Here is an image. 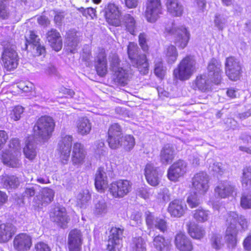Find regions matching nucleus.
<instances>
[{"mask_svg": "<svg viewBox=\"0 0 251 251\" xmlns=\"http://www.w3.org/2000/svg\"><path fill=\"white\" fill-rule=\"evenodd\" d=\"M52 118L45 116L40 117L33 127L34 136L40 142H44L50 137L54 127Z\"/></svg>", "mask_w": 251, "mask_h": 251, "instance_id": "nucleus-1", "label": "nucleus"}, {"mask_svg": "<svg viewBox=\"0 0 251 251\" xmlns=\"http://www.w3.org/2000/svg\"><path fill=\"white\" fill-rule=\"evenodd\" d=\"M2 52L1 60L5 69L11 71L17 67L19 58L16 50V47L10 42L4 41L1 42Z\"/></svg>", "mask_w": 251, "mask_h": 251, "instance_id": "nucleus-2", "label": "nucleus"}, {"mask_svg": "<svg viewBox=\"0 0 251 251\" xmlns=\"http://www.w3.org/2000/svg\"><path fill=\"white\" fill-rule=\"evenodd\" d=\"M139 49L137 44L129 43L127 47V53L132 65L136 67L140 73L146 75L148 73L149 64L145 54H139Z\"/></svg>", "mask_w": 251, "mask_h": 251, "instance_id": "nucleus-3", "label": "nucleus"}, {"mask_svg": "<svg viewBox=\"0 0 251 251\" xmlns=\"http://www.w3.org/2000/svg\"><path fill=\"white\" fill-rule=\"evenodd\" d=\"M196 60L191 55H187L179 63L174 71V77L180 80L189 79L196 71Z\"/></svg>", "mask_w": 251, "mask_h": 251, "instance_id": "nucleus-4", "label": "nucleus"}, {"mask_svg": "<svg viewBox=\"0 0 251 251\" xmlns=\"http://www.w3.org/2000/svg\"><path fill=\"white\" fill-rule=\"evenodd\" d=\"M226 75L231 80H238L242 73V65L239 60L233 56L226 58L225 62Z\"/></svg>", "mask_w": 251, "mask_h": 251, "instance_id": "nucleus-5", "label": "nucleus"}, {"mask_svg": "<svg viewBox=\"0 0 251 251\" xmlns=\"http://www.w3.org/2000/svg\"><path fill=\"white\" fill-rule=\"evenodd\" d=\"M166 31L174 36L176 46L181 49L186 47L190 39V33L185 27L173 26L172 28H166Z\"/></svg>", "mask_w": 251, "mask_h": 251, "instance_id": "nucleus-6", "label": "nucleus"}, {"mask_svg": "<svg viewBox=\"0 0 251 251\" xmlns=\"http://www.w3.org/2000/svg\"><path fill=\"white\" fill-rule=\"evenodd\" d=\"M132 183L126 179H120L111 183L109 191L115 198H122L131 190Z\"/></svg>", "mask_w": 251, "mask_h": 251, "instance_id": "nucleus-7", "label": "nucleus"}, {"mask_svg": "<svg viewBox=\"0 0 251 251\" xmlns=\"http://www.w3.org/2000/svg\"><path fill=\"white\" fill-rule=\"evenodd\" d=\"M103 12L106 21L108 24L115 26L121 25L120 18L122 12L118 5L114 3H109L105 5Z\"/></svg>", "mask_w": 251, "mask_h": 251, "instance_id": "nucleus-8", "label": "nucleus"}, {"mask_svg": "<svg viewBox=\"0 0 251 251\" xmlns=\"http://www.w3.org/2000/svg\"><path fill=\"white\" fill-rule=\"evenodd\" d=\"M162 13V7L160 0H147L145 12L147 21L154 23Z\"/></svg>", "mask_w": 251, "mask_h": 251, "instance_id": "nucleus-9", "label": "nucleus"}, {"mask_svg": "<svg viewBox=\"0 0 251 251\" xmlns=\"http://www.w3.org/2000/svg\"><path fill=\"white\" fill-rule=\"evenodd\" d=\"M123 229L120 228L112 227L108 237L107 250L108 251H120L122 248Z\"/></svg>", "mask_w": 251, "mask_h": 251, "instance_id": "nucleus-10", "label": "nucleus"}, {"mask_svg": "<svg viewBox=\"0 0 251 251\" xmlns=\"http://www.w3.org/2000/svg\"><path fill=\"white\" fill-rule=\"evenodd\" d=\"M73 137L71 135L62 136L61 140L58 143V151L61 162L67 163L69 160L72 146Z\"/></svg>", "mask_w": 251, "mask_h": 251, "instance_id": "nucleus-11", "label": "nucleus"}, {"mask_svg": "<svg viewBox=\"0 0 251 251\" xmlns=\"http://www.w3.org/2000/svg\"><path fill=\"white\" fill-rule=\"evenodd\" d=\"M123 133L121 126L117 123L111 125L108 131L107 142L112 149L119 148V140L123 137Z\"/></svg>", "mask_w": 251, "mask_h": 251, "instance_id": "nucleus-12", "label": "nucleus"}, {"mask_svg": "<svg viewBox=\"0 0 251 251\" xmlns=\"http://www.w3.org/2000/svg\"><path fill=\"white\" fill-rule=\"evenodd\" d=\"M209 176L206 173H198L192 178L193 187L199 193L204 194L209 188Z\"/></svg>", "mask_w": 251, "mask_h": 251, "instance_id": "nucleus-13", "label": "nucleus"}, {"mask_svg": "<svg viewBox=\"0 0 251 251\" xmlns=\"http://www.w3.org/2000/svg\"><path fill=\"white\" fill-rule=\"evenodd\" d=\"M187 164L183 160H179L175 162L168 169L167 176L169 180L176 181L183 176L186 172Z\"/></svg>", "mask_w": 251, "mask_h": 251, "instance_id": "nucleus-14", "label": "nucleus"}, {"mask_svg": "<svg viewBox=\"0 0 251 251\" xmlns=\"http://www.w3.org/2000/svg\"><path fill=\"white\" fill-rule=\"evenodd\" d=\"M50 217L53 222L61 228H65L70 221L66 210L64 207H56L51 212Z\"/></svg>", "mask_w": 251, "mask_h": 251, "instance_id": "nucleus-15", "label": "nucleus"}, {"mask_svg": "<svg viewBox=\"0 0 251 251\" xmlns=\"http://www.w3.org/2000/svg\"><path fill=\"white\" fill-rule=\"evenodd\" d=\"M221 62L215 58H212L208 63L207 67L208 77L216 84H219L221 81L222 72Z\"/></svg>", "mask_w": 251, "mask_h": 251, "instance_id": "nucleus-16", "label": "nucleus"}, {"mask_svg": "<svg viewBox=\"0 0 251 251\" xmlns=\"http://www.w3.org/2000/svg\"><path fill=\"white\" fill-rule=\"evenodd\" d=\"M32 238L27 234L20 233L13 240V246L17 251H28L32 245Z\"/></svg>", "mask_w": 251, "mask_h": 251, "instance_id": "nucleus-17", "label": "nucleus"}, {"mask_svg": "<svg viewBox=\"0 0 251 251\" xmlns=\"http://www.w3.org/2000/svg\"><path fill=\"white\" fill-rule=\"evenodd\" d=\"M26 42L32 46V53L35 56H45L46 51L45 46L40 43V39L33 31H29V35L26 37Z\"/></svg>", "mask_w": 251, "mask_h": 251, "instance_id": "nucleus-18", "label": "nucleus"}, {"mask_svg": "<svg viewBox=\"0 0 251 251\" xmlns=\"http://www.w3.org/2000/svg\"><path fill=\"white\" fill-rule=\"evenodd\" d=\"M145 217L146 224L149 228H155L163 232L167 230V222L164 219L155 217L149 211L146 212Z\"/></svg>", "mask_w": 251, "mask_h": 251, "instance_id": "nucleus-19", "label": "nucleus"}, {"mask_svg": "<svg viewBox=\"0 0 251 251\" xmlns=\"http://www.w3.org/2000/svg\"><path fill=\"white\" fill-rule=\"evenodd\" d=\"M69 251H81L82 244V233L77 229L72 230L68 235Z\"/></svg>", "mask_w": 251, "mask_h": 251, "instance_id": "nucleus-20", "label": "nucleus"}, {"mask_svg": "<svg viewBox=\"0 0 251 251\" xmlns=\"http://www.w3.org/2000/svg\"><path fill=\"white\" fill-rule=\"evenodd\" d=\"M21 152H12V151H2L1 154V160L3 163L8 166L12 168H19L22 163L19 159Z\"/></svg>", "mask_w": 251, "mask_h": 251, "instance_id": "nucleus-21", "label": "nucleus"}, {"mask_svg": "<svg viewBox=\"0 0 251 251\" xmlns=\"http://www.w3.org/2000/svg\"><path fill=\"white\" fill-rule=\"evenodd\" d=\"M108 172L103 167H100L95 175V185L96 188L102 192L108 187Z\"/></svg>", "mask_w": 251, "mask_h": 251, "instance_id": "nucleus-22", "label": "nucleus"}, {"mask_svg": "<svg viewBox=\"0 0 251 251\" xmlns=\"http://www.w3.org/2000/svg\"><path fill=\"white\" fill-rule=\"evenodd\" d=\"M186 209L187 206L184 202L177 199L172 201L168 207V211L171 216L177 218L182 216Z\"/></svg>", "mask_w": 251, "mask_h": 251, "instance_id": "nucleus-23", "label": "nucleus"}, {"mask_svg": "<svg viewBox=\"0 0 251 251\" xmlns=\"http://www.w3.org/2000/svg\"><path fill=\"white\" fill-rule=\"evenodd\" d=\"M235 186L230 181H221L215 188V193L222 198H226L235 192Z\"/></svg>", "mask_w": 251, "mask_h": 251, "instance_id": "nucleus-24", "label": "nucleus"}, {"mask_svg": "<svg viewBox=\"0 0 251 251\" xmlns=\"http://www.w3.org/2000/svg\"><path fill=\"white\" fill-rule=\"evenodd\" d=\"M95 68L97 74L100 76H104L107 74V59L104 51H100L95 57Z\"/></svg>", "mask_w": 251, "mask_h": 251, "instance_id": "nucleus-25", "label": "nucleus"}, {"mask_svg": "<svg viewBox=\"0 0 251 251\" xmlns=\"http://www.w3.org/2000/svg\"><path fill=\"white\" fill-rule=\"evenodd\" d=\"M54 194V191L50 188L48 187L43 188L41 192V199H34V202L35 203V206L39 208L49 204L53 201Z\"/></svg>", "mask_w": 251, "mask_h": 251, "instance_id": "nucleus-26", "label": "nucleus"}, {"mask_svg": "<svg viewBox=\"0 0 251 251\" xmlns=\"http://www.w3.org/2000/svg\"><path fill=\"white\" fill-rule=\"evenodd\" d=\"M145 175L148 182L153 186L158 185L160 182V176L157 169L151 164H148L145 169Z\"/></svg>", "mask_w": 251, "mask_h": 251, "instance_id": "nucleus-27", "label": "nucleus"}, {"mask_svg": "<svg viewBox=\"0 0 251 251\" xmlns=\"http://www.w3.org/2000/svg\"><path fill=\"white\" fill-rule=\"evenodd\" d=\"M176 152L174 147L170 144L165 145L160 152V160L164 165L171 163L174 159Z\"/></svg>", "mask_w": 251, "mask_h": 251, "instance_id": "nucleus-28", "label": "nucleus"}, {"mask_svg": "<svg viewBox=\"0 0 251 251\" xmlns=\"http://www.w3.org/2000/svg\"><path fill=\"white\" fill-rule=\"evenodd\" d=\"M86 155V151L84 146L80 143L76 142L74 144L72 151V161L75 165L82 164Z\"/></svg>", "mask_w": 251, "mask_h": 251, "instance_id": "nucleus-29", "label": "nucleus"}, {"mask_svg": "<svg viewBox=\"0 0 251 251\" xmlns=\"http://www.w3.org/2000/svg\"><path fill=\"white\" fill-rule=\"evenodd\" d=\"M47 39L51 47L55 51L60 50L62 48V40L60 33L51 29L47 33Z\"/></svg>", "mask_w": 251, "mask_h": 251, "instance_id": "nucleus-30", "label": "nucleus"}, {"mask_svg": "<svg viewBox=\"0 0 251 251\" xmlns=\"http://www.w3.org/2000/svg\"><path fill=\"white\" fill-rule=\"evenodd\" d=\"M16 231V227L11 223H0V243L9 241Z\"/></svg>", "mask_w": 251, "mask_h": 251, "instance_id": "nucleus-31", "label": "nucleus"}, {"mask_svg": "<svg viewBox=\"0 0 251 251\" xmlns=\"http://www.w3.org/2000/svg\"><path fill=\"white\" fill-rule=\"evenodd\" d=\"M175 244L180 251H192L193 250V245L190 240L182 232L176 235Z\"/></svg>", "mask_w": 251, "mask_h": 251, "instance_id": "nucleus-32", "label": "nucleus"}, {"mask_svg": "<svg viewBox=\"0 0 251 251\" xmlns=\"http://www.w3.org/2000/svg\"><path fill=\"white\" fill-rule=\"evenodd\" d=\"M211 82L213 81L208 77V75H201L196 77L194 83L199 90L205 92L210 89Z\"/></svg>", "mask_w": 251, "mask_h": 251, "instance_id": "nucleus-33", "label": "nucleus"}, {"mask_svg": "<svg viewBox=\"0 0 251 251\" xmlns=\"http://www.w3.org/2000/svg\"><path fill=\"white\" fill-rule=\"evenodd\" d=\"M166 5L168 12L174 16H180L183 11L182 5L177 0H167Z\"/></svg>", "mask_w": 251, "mask_h": 251, "instance_id": "nucleus-34", "label": "nucleus"}, {"mask_svg": "<svg viewBox=\"0 0 251 251\" xmlns=\"http://www.w3.org/2000/svg\"><path fill=\"white\" fill-rule=\"evenodd\" d=\"M1 181L4 187L7 189H16L21 183L19 178L15 175L2 176Z\"/></svg>", "mask_w": 251, "mask_h": 251, "instance_id": "nucleus-35", "label": "nucleus"}, {"mask_svg": "<svg viewBox=\"0 0 251 251\" xmlns=\"http://www.w3.org/2000/svg\"><path fill=\"white\" fill-rule=\"evenodd\" d=\"M77 132L82 135L89 134L91 130V124L86 117L79 118L76 122Z\"/></svg>", "mask_w": 251, "mask_h": 251, "instance_id": "nucleus-36", "label": "nucleus"}, {"mask_svg": "<svg viewBox=\"0 0 251 251\" xmlns=\"http://www.w3.org/2000/svg\"><path fill=\"white\" fill-rule=\"evenodd\" d=\"M75 30H69L67 33V43L68 50L73 53L75 52L77 47L79 39Z\"/></svg>", "mask_w": 251, "mask_h": 251, "instance_id": "nucleus-37", "label": "nucleus"}, {"mask_svg": "<svg viewBox=\"0 0 251 251\" xmlns=\"http://www.w3.org/2000/svg\"><path fill=\"white\" fill-rule=\"evenodd\" d=\"M121 25H123L126 29L132 35L135 34L136 22L134 18L130 14H125L121 18Z\"/></svg>", "mask_w": 251, "mask_h": 251, "instance_id": "nucleus-38", "label": "nucleus"}, {"mask_svg": "<svg viewBox=\"0 0 251 251\" xmlns=\"http://www.w3.org/2000/svg\"><path fill=\"white\" fill-rule=\"evenodd\" d=\"M93 213L96 216L105 214L108 211V207L105 201L102 198L94 200Z\"/></svg>", "mask_w": 251, "mask_h": 251, "instance_id": "nucleus-39", "label": "nucleus"}, {"mask_svg": "<svg viewBox=\"0 0 251 251\" xmlns=\"http://www.w3.org/2000/svg\"><path fill=\"white\" fill-rule=\"evenodd\" d=\"M152 244L153 247L158 251H168L169 249L170 242L162 236H156L153 239Z\"/></svg>", "mask_w": 251, "mask_h": 251, "instance_id": "nucleus-40", "label": "nucleus"}, {"mask_svg": "<svg viewBox=\"0 0 251 251\" xmlns=\"http://www.w3.org/2000/svg\"><path fill=\"white\" fill-rule=\"evenodd\" d=\"M129 251H146V244L141 237H135L132 239L129 247Z\"/></svg>", "mask_w": 251, "mask_h": 251, "instance_id": "nucleus-41", "label": "nucleus"}, {"mask_svg": "<svg viewBox=\"0 0 251 251\" xmlns=\"http://www.w3.org/2000/svg\"><path fill=\"white\" fill-rule=\"evenodd\" d=\"M190 235L193 238L200 239L204 237L205 231L203 227L196 224H191L188 227Z\"/></svg>", "mask_w": 251, "mask_h": 251, "instance_id": "nucleus-42", "label": "nucleus"}, {"mask_svg": "<svg viewBox=\"0 0 251 251\" xmlns=\"http://www.w3.org/2000/svg\"><path fill=\"white\" fill-rule=\"evenodd\" d=\"M91 198L88 190L81 191L77 196V204L81 208H85Z\"/></svg>", "mask_w": 251, "mask_h": 251, "instance_id": "nucleus-43", "label": "nucleus"}, {"mask_svg": "<svg viewBox=\"0 0 251 251\" xmlns=\"http://www.w3.org/2000/svg\"><path fill=\"white\" fill-rule=\"evenodd\" d=\"M237 233L238 229L230 230V228L226 229L225 238L227 246L229 249H234L236 246Z\"/></svg>", "mask_w": 251, "mask_h": 251, "instance_id": "nucleus-44", "label": "nucleus"}, {"mask_svg": "<svg viewBox=\"0 0 251 251\" xmlns=\"http://www.w3.org/2000/svg\"><path fill=\"white\" fill-rule=\"evenodd\" d=\"M116 76L115 79L119 83L125 85L127 84V81L131 77V75L128 71L124 70L122 68L114 72Z\"/></svg>", "mask_w": 251, "mask_h": 251, "instance_id": "nucleus-45", "label": "nucleus"}, {"mask_svg": "<svg viewBox=\"0 0 251 251\" xmlns=\"http://www.w3.org/2000/svg\"><path fill=\"white\" fill-rule=\"evenodd\" d=\"M26 142V146L24 148V153L26 158L32 160L36 155V146L33 141L28 140Z\"/></svg>", "mask_w": 251, "mask_h": 251, "instance_id": "nucleus-46", "label": "nucleus"}, {"mask_svg": "<svg viewBox=\"0 0 251 251\" xmlns=\"http://www.w3.org/2000/svg\"><path fill=\"white\" fill-rule=\"evenodd\" d=\"M119 142V147H123L126 151L131 150L135 145L134 138L130 135H123Z\"/></svg>", "mask_w": 251, "mask_h": 251, "instance_id": "nucleus-47", "label": "nucleus"}, {"mask_svg": "<svg viewBox=\"0 0 251 251\" xmlns=\"http://www.w3.org/2000/svg\"><path fill=\"white\" fill-rule=\"evenodd\" d=\"M166 61L169 64L174 63L177 59L178 53L176 47L170 45L165 50Z\"/></svg>", "mask_w": 251, "mask_h": 251, "instance_id": "nucleus-48", "label": "nucleus"}, {"mask_svg": "<svg viewBox=\"0 0 251 251\" xmlns=\"http://www.w3.org/2000/svg\"><path fill=\"white\" fill-rule=\"evenodd\" d=\"M210 240L212 248L217 251L222 249L224 246V242L220 234L213 233Z\"/></svg>", "mask_w": 251, "mask_h": 251, "instance_id": "nucleus-49", "label": "nucleus"}, {"mask_svg": "<svg viewBox=\"0 0 251 251\" xmlns=\"http://www.w3.org/2000/svg\"><path fill=\"white\" fill-rule=\"evenodd\" d=\"M238 217V215L235 212L231 211L227 214L226 225L227 227L226 229H229V228H230V230L237 229L236 225Z\"/></svg>", "mask_w": 251, "mask_h": 251, "instance_id": "nucleus-50", "label": "nucleus"}, {"mask_svg": "<svg viewBox=\"0 0 251 251\" xmlns=\"http://www.w3.org/2000/svg\"><path fill=\"white\" fill-rule=\"evenodd\" d=\"M242 184L246 189L251 186V166L247 167L243 170Z\"/></svg>", "mask_w": 251, "mask_h": 251, "instance_id": "nucleus-51", "label": "nucleus"}, {"mask_svg": "<svg viewBox=\"0 0 251 251\" xmlns=\"http://www.w3.org/2000/svg\"><path fill=\"white\" fill-rule=\"evenodd\" d=\"M209 214V211L201 208L194 211L193 217L197 221L204 223L208 220Z\"/></svg>", "mask_w": 251, "mask_h": 251, "instance_id": "nucleus-52", "label": "nucleus"}, {"mask_svg": "<svg viewBox=\"0 0 251 251\" xmlns=\"http://www.w3.org/2000/svg\"><path fill=\"white\" fill-rule=\"evenodd\" d=\"M187 202L191 208L196 207L201 203V201L196 193H191L188 197Z\"/></svg>", "mask_w": 251, "mask_h": 251, "instance_id": "nucleus-53", "label": "nucleus"}, {"mask_svg": "<svg viewBox=\"0 0 251 251\" xmlns=\"http://www.w3.org/2000/svg\"><path fill=\"white\" fill-rule=\"evenodd\" d=\"M241 205L244 209L251 208V191L242 195L241 198Z\"/></svg>", "mask_w": 251, "mask_h": 251, "instance_id": "nucleus-54", "label": "nucleus"}, {"mask_svg": "<svg viewBox=\"0 0 251 251\" xmlns=\"http://www.w3.org/2000/svg\"><path fill=\"white\" fill-rule=\"evenodd\" d=\"M24 110V108L22 106H15L10 114V118L15 121L20 120Z\"/></svg>", "mask_w": 251, "mask_h": 251, "instance_id": "nucleus-55", "label": "nucleus"}, {"mask_svg": "<svg viewBox=\"0 0 251 251\" xmlns=\"http://www.w3.org/2000/svg\"><path fill=\"white\" fill-rule=\"evenodd\" d=\"M142 214L138 211H134L130 216V224L134 226H139L142 222Z\"/></svg>", "mask_w": 251, "mask_h": 251, "instance_id": "nucleus-56", "label": "nucleus"}, {"mask_svg": "<svg viewBox=\"0 0 251 251\" xmlns=\"http://www.w3.org/2000/svg\"><path fill=\"white\" fill-rule=\"evenodd\" d=\"M211 171L213 172L215 175L221 176L225 170L224 165L220 162H215L210 167Z\"/></svg>", "mask_w": 251, "mask_h": 251, "instance_id": "nucleus-57", "label": "nucleus"}, {"mask_svg": "<svg viewBox=\"0 0 251 251\" xmlns=\"http://www.w3.org/2000/svg\"><path fill=\"white\" fill-rule=\"evenodd\" d=\"M35 65L38 69H42L45 70V73L49 75H53L56 73V68L52 64H49L46 68L44 67V66L38 62H36Z\"/></svg>", "mask_w": 251, "mask_h": 251, "instance_id": "nucleus-58", "label": "nucleus"}, {"mask_svg": "<svg viewBox=\"0 0 251 251\" xmlns=\"http://www.w3.org/2000/svg\"><path fill=\"white\" fill-rule=\"evenodd\" d=\"M226 22V18L221 15L216 14L214 19L215 25L219 29L223 30Z\"/></svg>", "mask_w": 251, "mask_h": 251, "instance_id": "nucleus-59", "label": "nucleus"}, {"mask_svg": "<svg viewBox=\"0 0 251 251\" xmlns=\"http://www.w3.org/2000/svg\"><path fill=\"white\" fill-rule=\"evenodd\" d=\"M120 60L117 55L113 54L110 60V66L111 70L114 72L122 68L120 67Z\"/></svg>", "mask_w": 251, "mask_h": 251, "instance_id": "nucleus-60", "label": "nucleus"}, {"mask_svg": "<svg viewBox=\"0 0 251 251\" xmlns=\"http://www.w3.org/2000/svg\"><path fill=\"white\" fill-rule=\"evenodd\" d=\"M9 151H12V152H21V145L19 140L18 138H13L10 140L9 144Z\"/></svg>", "mask_w": 251, "mask_h": 251, "instance_id": "nucleus-61", "label": "nucleus"}, {"mask_svg": "<svg viewBox=\"0 0 251 251\" xmlns=\"http://www.w3.org/2000/svg\"><path fill=\"white\" fill-rule=\"evenodd\" d=\"M154 73L156 76L161 78L164 76L165 70L164 69L163 64L161 62L155 63Z\"/></svg>", "mask_w": 251, "mask_h": 251, "instance_id": "nucleus-62", "label": "nucleus"}, {"mask_svg": "<svg viewBox=\"0 0 251 251\" xmlns=\"http://www.w3.org/2000/svg\"><path fill=\"white\" fill-rule=\"evenodd\" d=\"M37 191V189L35 186H28L25 188V191L23 193L24 197L28 198L33 197Z\"/></svg>", "mask_w": 251, "mask_h": 251, "instance_id": "nucleus-63", "label": "nucleus"}, {"mask_svg": "<svg viewBox=\"0 0 251 251\" xmlns=\"http://www.w3.org/2000/svg\"><path fill=\"white\" fill-rule=\"evenodd\" d=\"M158 197L163 201L168 202L171 200V193L167 188H164L159 193Z\"/></svg>", "mask_w": 251, "mask_h": 251, "instance_id": "nucleus-64", "label": "nucleus"}]
</instances>
